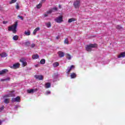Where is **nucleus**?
Wrapping results in <instances>:
<instances>
[{"label": "nucleus", "instance_id": "aec40b11", "mask_svg": "<svg viewBox=\"0 0 125 125\" xmlns=\"http://www.w3.org/2000/svg\"><path fill=\"white\" fill-rule=\"evenodd\" d=\"M40 31V27H37L33 31V35H36L37 32Z\"/></svg>", "mask_w": 125, "mask_h": 125}, {"label": "nucleus", "instance_id": "ddd939ff", "mask_svg": "<svg viewBox=\"0 0 125 125\" xmlns=\"http://www.w3.org/2000/svg\"><path fill=\"white\" fill-rule=\"evenodd\" d=\"M13 96H14V94L13 92H11L9 94L5 95L4 97H13Z\"/></svg>", "mask_w": 125, "mask_h": 125}, {"label": "nucleus", "instance_id": "5701e85b", "mask_svg": "<svg viewBox=\"0 0 125 125\" xmlns=\"http://www.w3.org/2000/svg\"><path fill=\"white\" fill-rule=\"evenodd\" d=\"M17 1V0H11L9 1V3L10 4H12V3H15Z\"/></svg>", "mask_w": 125, "mask_h": 125}, {"label": "nucleus", "instance_id": "393cba45", "mask_svg": "<svg viewBox=\"0 0 125 125\" xmlns=\"http://www.w3.org/2000/svg\"><path fill=\"white\" fill-rule=\"evenodd\" d=\"M57 66H59V63L58 62H56L53 63V67H54V68H56Z\"/></svg>", "mask_w": 125, "mask_h": 125}, {"label": "nucleus", "instance_id": "473e14b6", "mask_svg": "<svg viewBox=\"0 0 125 125\" xmlns=\"http://www.w3.org/2000/svg\"><path fill=\"white\" fill-rule=\"evenodd\" d=\"M64 43H66V44H69V41H68V39H66L64 40Z\"/></svg>", "mask_w": 125, "mask_h": 125}, {"label": "nucleus", "instance_id": "79ce46f5", "mask_svg": "<svg viewBox=\"0 0 125 125\" xmlns=\"http://www.w3.org/2000/svg\"><path fill=\"white\" fill-rule=\"evenodd\" d=\"M3 24H7V21H3Z\"/></svg>", "mask_w": 125, "mask_h": 125}, {"label": "nucleus", "instance_id": "c756f323", "mask_svg": "<svg viewBox=\"0 0 125 125\" xmlns=\"http://www.w3.org/2000/svg\"><path fill=\"white\" fill-rule=\"evenodd\" d=\"M40 63H41V64H45V60H44V59H42L41 61V62H40Z\"/></svg>", "mask_w": 125, "mask_h": 125}, {"label": "nucleus", "instance_id": "7c9ffc66", "mask_svg": "<svg viewBox=\"0 0 125 125\" xmlns=\"http://www.w3.org/2000/svg\"><path fill=\"white\" fill-rule=\"evenodd\" d=\"M4 103H6L7 104L8 103H9V99H5L4 101Z\"/></svg>", "mask_w": 125, "mask_h": 125}, {"label": "nucleus", "instance_id": "f257e3e1", "mask_svg": "<svg viewBox=\"0 0 125 125\" xmlns=\"http://www.w3.org/2000/svg\"><path fill=\"white\" fill-rule=\"evenodd\" d=\"M17 26H18V22L16 21L15 24L10 27H8V31H12L14 34H15L17 32Z\"/></svg>", "mask_w": 125, "mask_h": 125}, {"label": "nucleus", "instance_id": "c85d7f7f", "mask_svg": "<svg viewBox=\"0 0 125 125\" xmlns=\"http://www.w3.org/2000/svg\"><path fill=\"white\" fill-rule=\"evenodd\" d=\"M42 3H40L38 5H37V8L40 9L42 7Z\"/></svg>", "mask_w": 125, "mask_h": 125}, {"label": "nucleus", "instance_id": "4c0bfd02", "mask_svg": "<svg viewBox=\"0 0 125 125\" xmlns=\"http://www.w3.org/2000/svg\"><path fill=\"white\" fill-rule=\"evenodd\" d=\"M46 95H48V94H50V91H47L45 92Z\"/></svg>", "mask_w": 125, "mask_h": 125}, {"label": "nucleus", "instance_id": "39448f33", "mask_svg": "<svg viewBox=\"0 0 125 125\" xmlns=\"http://www.w3.org/2000/svg\"><path fill=\"white\" fill-rule=\"evenodd\" d=\"M34 78L36 79V80H39V81H42L43 79V76L42 75H35Z\"/></svg>", "mask_w": 125, "mask_h": 125}, {"label": "nucleus", "instance_id": "4be33fe9", "mask_svg": "<svg viewBox=\"0 0 125 125\" xmlns=\"http://www.w3.org/2000/svg\"><path fill=\"white\" fill-rule=\"evenodd\" d=\"M24 44L26 46H30L31 45V42H26L24 43Z\"/></svg>", "mask_w": 125, "mask_h": 125}, {"label": "nucleus", "instance_id": "f03ea898", "mask_svg": "<svg viewBox=\"0 0 125 125\" xmlns=\"http://www.w3.org/2000/svg\"><path fill=\"white\" fill-rule=\"evenodd\" d=\"M95 47H97V44H90L89 45H87L85 49L86 51L90 52L92 50V48H94Z\"/></svg>", "mask_w": 125, "mask_h": 125}, {"label": "nucleus", "instance_id": "0eeeda50", "mask_svg": "<svg viewBox=\"0 0 125 125\" xmlns=\"http://www.w3.org/2000/svg\"><path fill=\"white\" fill-rule=\"evenodd\" d=\"M20 66V63H17L14 64L12 66H11V68H12V69H17L19 68Z\"/></svg>", "mask_w": 125, "mask_h": 125}, {"label": "nucleus", "instance_id": "de8ad7c7", "mask_svg": "<svg viewBox=\"0 0 125 125\" xmlns=\"http://www.w3.org/2000/svg\"><path fill=\"white\" fill-rule=\"evenodd\" d=\"M2 122H1V121H0V125H1Z\"/></svg>", "mask_w": 125, "mask_h": 125}, {"label": "nucleus", "instance_id": "f3484780", "mask_svg": "<svg viewBox=\"0 0 125 125\" xmlns=\"http://www.w3.org/2000/svg\"><path fill=\"white\" fill-rule=\"evenodd\" d=\"M40 56L38 54L33 55L32 56L33 59H38Z\"/></svg>", "mask_w": 125, "mask_h": 125}, {"label": "nucleus", "instance_id": "f704fd0d", "mask_svg": "<svg viewBox=\"0 0 125 125\" xmlns=\"http://www.w3.org/2000/svg\"><path fill=\"white\" fill-rule=\"evenodd\" d=\"M35 46H36V44H35L34 43L31 44V48H34V47H35Z\"/></svg>", "mask_w": 125, "mask_h": 125}, {"label": "nucleus", "instance_id": "cd10ccee", "mask_svg": "<svg viewBox=\"0 0 125 125\" xmlns=\"http://www.w3.org/2000/svg\"><path fill=\"white\" fill-rule=\"evenodd\" d=\"M53 10L51 9L50 10H49L48 11H47L46 12L47 14H51V13H52Z\"/></svg>", "mask_w": 125, "mask_h": 125}, {"label": "nucleus", "instance_id": "423d86ee", "mask_svg": "<svg viewBox=\"0 0 125 125\" xmlns=\"http://www.w3.org/2000/svg\"><path fill=\"white\" fill-rule=\"evenodd\" d=\"M20 97L18 96L16 98H13L12 99V102H20Z\"/></svg>", "mask_w": 125, "mask_h": 125}, {"label": "nucleus", "instance_id": "6ab92c4d", "mask_svg": "<svg viewBox=\"0 0 125 125\" xmlns=\"http://www.w3.org/2000/svg\"><path fill=\"white\" fill-rule=\"evenodd\" d=\"M70 77L71 79H75L77 77V75L75 73H73L71 74Z\"/></svg>", "mask_w": 125, "mask_h": 125}, {"label": "nucleus", "instance_id": "2f4dec72", "mask_svg": "<svg viewBox=\"0 0 125 125\" xmlns=\"http://www.w3.org/2000/svg\"><path fill=\"white\" fill-rule=\"evenodd\" d=\"M52 10H53V12H54V11H57L58 9L56 7H54L53 8L51 9Z\"/></svg>", "mask_w": 125, "mask_h": 125}, {"label": "nucleus", "instance_id": "412c9836", "mask_svg": "<svg viewBox=\"0 0 125 125\" xmlns=\"http://www.w3.org/2000/svg\"><path fill=\"white\" fill-rule=\"evenodd\" d=\"M66 58L68 59V60H71V59L72 58V57H71L70 55L69 54H66Z\"/></svg>", "mask_w": 125, "mask_h": 125}, {"label": "nucleus", "instance_id": "dca6fc26", "mask_svg": "<svg viewBox=\"0 0 125 125\" xmlns=\"http://www.w3.org/2000/svg\"><path fill=\"white\" fill-rule=\"evenodd\" d=\"M0 57L1 58L6 57L7 56V54L6 53H2L0 54Z\"/></svg>", "mask_w": 125, "mask_h": 125}, {"label": "nucleus", "instance_id": "9b49d317", "mask_svg": "<svg viewBox=\"0 0 125 125\" xmlns=\"http://www.w3.org/2000/svg\"><path fill=\"white\" fill-rule=\"evenodd\" d=\"M7 72H8V70L3 69L1 71H0V75H4V74H6Z\"/></svg>", "mask_w": 125, "mask_h": 125}, {"label": "nucleus", "instance_id": "a18cd8bd", "mask_svg": "<svg viewBox=\"0 0 125 125\" xmlns=\"http://www.w3.org/2000/svg\"><path fill=\"white\" fill-rule=\"evenodd\" d=\"M59 38H60L59 36H58L56 37L57 40H59Z\"/></svg>", "mask_w": 125, "mask_h": 125}, {"label": "nucleus", "instance_id": "2eb2a0df", "mask_svg": "<svg viewBox=\"0 0 125 125\" xmlns=\"http://www.w3.org/2000/svg\"><path fill=\"white\" fill-rule=\"evenodd\" d=\"M122 57H125V52L121 53L118 56V58H122Z\"/></svg>", "mask_w": 125, "mask_h": 125}, {"label": "nucleus", "instance_id": "ea45409f", "mask_svg": "<svg viewBox=\"0 0 125 125\" xmlns=\"http://www.w3.org/2000/svg\"><path fill=\"white\" fill-rule=\"evenodd\" d=\"M20 107L19 105H16L14 107V109H17V108H19Z\"/></svg>", "mask_w": 125, "mask_h": 125}, {"label": "nucleus", "instance_id": "1a4fd4ad", "mask_svg": "<svg viewBox=\"0 0 125 125\" xmlns=\"http://www.w3.org/2000/svg\"><path fill=\"white\" fill-rule=\"evenodd\" d=\"M58 54L60 58H62V57H64V56H65V53L61 51H59L58 52Z\"/></svg>", "mask_w": 125, "mask_h": 125}, {"label": "nucleus", "instance_id": "b1692460", "mask_svg": "<svg viewBox=\"0 0 125 125\" xmlns=\"http://www.w3.org/2000/svg\"><path fill=\"white\" fill-rule=\"evenodd\" d=\"M46 27H47V28H50L51 27V23H50V22H49L46 23Z\"/></svg>", "mask_w": 125, "mask_h": 125}, {"label": "nucleus", "instance_id": "58836bf2", "mask_svg": "<svg viewBox=\"0 0 125 125\" xmlns=\"http://www.w3.org/2000/svg\"><path fill=\"white\" fill-rule=\"evenodd\" d=\"M5 81H10V78L7 77V78H5Z\"/></svg>", "mask_w": 125, "mask_h": 125}, {"label": "nucleus", "instance_id": "20e7f679", "mask_svg": "<svg viewBox=\"0 0 125 125\" xmlns=\"http://www.w3.org/2000/svg\"><path fill=\"white\" fill-rule=\"evenodd\" d=\"M55 21L57 23H62V22H63V17H62V16H60L58 17H57L55 19Z\"/></svg>", "mask_w": 125, "mask_h": 125}, {"label": "nucleus", "instance_id": "37998d69", "mask_svg": "<svg viewBox=\"0 0 125 125\" xmlns=\"http://www.w3.org/2000/svg\"><path fill=\"white\" fill-rule=\"evenodd\" d=\"M47 16H48L47 15V14H44V17H47Z\"/></svg>", "mask_w": 125, "mask_h": 125}, {"label": "nucleus", "instance_id": "f8f14e48", "mask_svg": "<svg viewBox=\"0 0 125 125\" xmlns=\"http://www.w3.org/2000/svg\"><path fill=\"white\" fill-rule=\"evenodd\" d=\"M20 61V62H21V63H22V66L23 67H25V66H26V65H27V62L24 61L23 59H21Z\"/></svg>", "mask_w": 125, "mask_h": 125}, {"label": "nucleus", "instance_id": "c9c22d12", "mask_svg": "<svg viewBox=\"0 0 125 125\" xmlns=\"http://www.w3.org/2000/svg\"><path fill=\"white\" fill-rule=\"evenodd\" d=\"M116 28H117V29H118V30H121V29H122V27H121V26H120V25H117V26H116Z\"/></svg>", "mask_w": 125, "mask_h": 125}, {"label": "nucleus", "instance_id": "6e6552de", "mask_svg": "<svg viewBox=\"0 0 125 125\" xmlns=\"http://www.w3.org/2000/svg\"><path fill=\"white\" fill-rule=\"evenodd\" d=\"M75 68V66L74 65H71L70 67H68V68L66 69V73L67 74H69V73H70V72H71V71H72V70H73V69H74Z\"/></svg>", "mask_w": 125, "mask_h": 125}, {"label": "nucleus", "instance_id": "a211bd4d", "mask_svg": "<svg viewBox=\"0 0 125 125\" xmlns=\"http://www.w3.org/2000/svg\"><path fill=\"white\" fill-rule=\"evenodd\" d=\"M74 21H76V19L75 18H71L68 20V23H72V22H74Z\"/></svg>", "mask_w": 125, "mask_h": 125}, {"label": "nucleus", "instance_id": "a19ab883", "mask_svg": "<svg viewBox=\"0 0 125 125\" xmlns=\"http://www.w3.org/2000/svg\"><path fill=\"white\" fill-rule=\"evenodd\" d=\"M0 81H1V82H4V81H5V79H0Z\"/></svg>", "mask_w": 125, "mask_h": 125}, {"label": "nucleus", "instance_id": "a878e982", "mask_svg": "<svg viewBox=\"0 0 125 125\" xmlns=\"http://www.w3.org/2000/svg\"><path fill=\"white\" fill-rule=\"evenodd\" d=\"M24 34L26 35V36H30V35H31V32L29 31H25Z\"/></svg>", "mask_w": 125, "mask_h": 125}, {"label": "nucleus", "instance_id": "72a5a7b5", "mask_svg": "<svg viewBox=\"0 0 125 125\" xmlns=\"http://www.w3.org/2000/svg\"><path fill=\"white\" fill-rule=\"evenodd\" d=\"M16 9H19L20 7L18 3H16Z\"/></svg>", "mask_w": 125, "mask_h": 125}, {"label": "nucleus", "instance_id": "7ed1b4c3", "mask_svg": "<svg viewBox=\"0 0 125 125\" xmlns=\"http://www.w3.org/2000/svg\"><path fill=\"white\" fill-rule=\"evenodd\" d=\"M73 5L75 8H80V6H81V1L80 0H76L74 1Z\"/></svg>", "mask_w": 125, "mask_h": 125}, {"label": "nucleus", "instance_id": "49530a36", "mask_svg": "<svg viewBox=\"0 0 125 125\" xmlns=\"http://www.w3.org/2000/svg\"><path fill=\"white\" fill-rule=\"evenodd\" d=\"M35 66L37 68V67H39V64H36L35 65Z\"/></svg>", "mask_w": 125, "mask_h": 125}, {"label": "nucleus", "instance_id": "c03bdc74", "mask_svg": "<svg viewBox=\"0 0 125 125\" xmlns=\"http://www.w3.org/2000/svg\"><path fill=\"white\" fill-rule=\"evenodd\" d=\"M45 0H42L41 3H42V2H45Z\"/></svg>", "mask_w": 125, "mask_h": 125}, {"label": "nucleus", "instance_id": "09e8293b", "mask_svg": "<svg viewBox=\"0 0 125 125\" xmlns=\"http://www.w3.org/2000/svg\"><path fill=\"white\" fill-rule=\"evenodd\" d=\"M1 110H3V107H2V108H1Z\"/></svg>", "mask_w": 125, "mask_h": 125}, {"label": "nucleus", "instance_id": "4468645a", "mask_svg": "<svg viewBox=\"0 0 125 125\" xmlns=\"http://www.w3.org/2000/svg\"><path fill=\"white\" fill-rule=\"evenodd\" d=\"M51 86V84L49 83H46L45 84V88H49Z\"/></svg>", "mask_w": 125, "mask_h": 125}, {"label": "nucleus", "instance_id": "9d476101", "mask_svg": "<svg viewBox=\"0 0 125 125\" xmlns=\"http://www.w3.org/2000/svg\"><path fill=\"white\" fill-rule=\"evenodd\" d=\"M38 90V89H31L30 90H27L28 93H34V92H36Z\"/></svg>", "mask_w": 125, "mask_h": 125}, {"label": "nucleus", "instance_id": "e433bc0d", "mask_svg": "<svg viewBox=\"0 0 125 125\" xmlns=\"http://www.w3.org/2000/svg\"><path fill=\"white\" fill-rule=\"evenodd\" d=\"M18 17L19 18H20V19H21V20H23V17H22V16H18Z\"/></svg>", "mask_w": 125, "mask_h": 125}, {"label": "nucleus", "instance_id": "bb28decb", "mask_svg": "<svg viewBox=\"0 0 125 125\" xmlns=\"http://www.w3.org/2000/svg\"><path fill=\"white\" fill-rule=\"evenodd\" d=\"M13 40L14 41H18V36L17 35H15L13 37Z\"/></svg>", "mask_w": 125, "mask_h": 125}]
</instances>
